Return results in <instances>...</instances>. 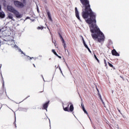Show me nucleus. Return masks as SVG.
<instances>
[{"label": "nucleus", "mask_w": 129, "mask_h": 129, "mask_svg": "<svg viewBox=\"0 0 129 129\" xmlns=\"http://www.w3.org/2000/svg\"><path fill=\"white\" fill-rule=\"evenodd\" d=\"M83 9L82 17H96V14L92 11L90 8L89 0H80Z\"/></svg>", "instance_id": "f257e3e1"}, {"label": "nucleus", "mask_w": 129, "mask_h": 129, "mask_svg": "<svg viewBox=\"0 0 129 129\" xmlns=\"http://www.w3.org/2000/svg\"><path fill=\"white\" fill-rule=\"evenodd\" d=\"M7 10L9 11V12H10V13H12L15 15V16L19 19H21L22 18V15L20 14V13L18 12V11L16 10L13 6H7Z\"/></svg>", "instance_id": "f03ea898"}, {"label": "nucleus", "mask_w": 129, "mask_h": 129, "mask_svg": "<svg viewBox=\"0 0 129 129\" xmlns=\"http://www.w3.org/2000/svg\"><path fill=\"white\" fill-rule=\"evenodd\" d=\"M0 34H2V36L4 37H9L11 36V31L8 29L7 27L4 26L1 29Z\"/></svg>", "instance_id": "7ed1b4c3"}, {"label": "nucleus", "mask_w": 129, "mask_h": 129, "mask_svg": "<svg viewBox=\"0 0 129 129\" xmlns=\"http://www.w3.org/2000/svg\"><path fill=\"white\" fill-rule=\"evenodd\" d=\"M14 4L17 8H21L22 9L24 8V7H25L24 4H23L22 2L20 1H14Z\"/></svg>", "instance_id": "20e7f679"}, {"label": "nucleus", "mask_w": 129, "mask_h": 129, "mask_svg": "<svg viewBox=\"0 0 129 129\" xmlns=\"http://www.w3.org/2000/svg\"><path fill=\"white\" fill-rule=\"evenodd\" d=\"M49 103H50V101H48L43 104L42 109H45L46 111H48L47 109L48 108V106H49Z\"/></svg>", "instance_id": "39448f33"}, {"label": "nucleus", "mask_w": 129, "mask_h": 129, "mask_svg": "<svg viewBox=\"0 0 129 129\" xmlns=\"http://www.w3.org/2000/svg\"><path fill=\"white\" fill-rule=\"evenodd\" d=\"M76 17L78 20H79L80 22H81V19H80V17L79 16V12H78V10L77 9V7L75 8Z\"/></svg>", "instance_id": "423d86ee"}, {"label": "nucleus", "mask_w": 129, "mask_h": 129, "mask_svg": "<svg viewBox=\"0 0 129 129\" xmlns=\"http://www.w3.org/2000/svg\"><path fill=\"white\" fill-rule=\"evenodd\" d=\"M111 53L113 56H116L117 57L119 56V53H118L117 51H116V50L114 49L111 50Z\"/></svg>", "instance_id": "0eeeda50"}, {"label": "nucleus", "mask_w": 129, "mask_h": 129, "mask_svg": "<svg viewBox=\"0 0 129 129\" xmlns=\"http://www.w3.org/2000/svg\"><path fill=\"white\" fill-rule=\"evenodd\" d=\"M7 19H9L10 20H12V21H15V19H14V17H13V14L12 13H9L8 14Z\"/></svg>", "instance_id": "6e6552de"}, {"label": "nucleus", "mask_w": 129, "mask_h": 129, "mask_svg": "<svg viewBox=\"0 0 129 129\" xmlns=\"http://www.w3.org/2000/svg\"><path fill=\"white\" fill-rule=\"evenodd\" d=\"M59 36H60V38L61 39L62 41V43L63 44V46L64 50L66 51V43H65V41L64 40V38H63L61 35H60Z\"/></svg>", "instance_id": "1a4fd4ad"}, {"label": "nucleus", "mask_w": 129, "mask_h": 129, "mask_svg": "<svg viewBox=\"0 0 129 129\" xmlns=\"http://www.w3.org/2000/svg\"><path fill=\"white\" fill-rule=\"evenodd\" d=\"M46 13H47V16L48 17L49 21L52 22V17H51V14L50 13V12H49V10H46Z\"/></svg>", "instance_id": "9d476101"}, {"label": "nucleus", "mask_w": 129, "mask_h": 129, "mask_svg": "<svg viewBox=\"0 0 129 129\" xmlns=\"http://www.w3.org/2000/svg\"><path fill=\"white\" fill-rule=\"evenodd\" d=\"M70 104H71V105L70 106V110H69V111H71V112H72V111H73V110H74V107L73 106L72 103L70 102Z\"/></svg>", "instance_id": "9b49d317"}, {"label": "nucleus", "mask_w": 129, "mask_h": 129, "mask_svg": "<svg viewBox=\"0 0 129 129\" xmlns=\"http://www.w3.org/2000/svg\"><path fill=\"white\" fill-rule=\"evenodd\" d=\"M6 17V15L5 14V12H0V18L2 19H4Z\"/></svg>", "instance_id": "f8f14e48"}, {"label": "nucleus", "mask_w": 129, "mask_h": 129, "mask_svg": "<svg viewBox=\"0 0 129 129\" xmlns=\"http://www.w3.org/2000/svg\"><path fill=\"white\" fill-rule=\"evenodd\" d=\"M19 110H20V111H25L26 112L27 111L28 108H19Z\"/></svg>", "instance_id": "ddd939ff"}, {"label": "nucleus", "mask_w": 129, "mask_h": 129, "mask_svg": "<svg viewBox=\"0 0 129 129\" xmlns=\"http://www.w3.org/2000/svg\"><path fill=\"white\" fill-rule=\"evenodd\" d=\"M44 26H38L37 29V30H43L44 29Z\"/></svg>", "instance_id": "4468645a"}, {"label": "nucleus", "mask_w": 129, "mask_h": 129, "mask_svg": "<svg viewBox=\"0 0 129 129\" xmlns=\"http://www.w3.org/2000/svg\"><path fill=\"white\" fill-rule=\"evenodd\" d=\"M83 44H84L85 48H86V49H88L89 48L88 46H87V44L85 43V41H84V40H83Z\"/></svg>", "instance_id": "2eb2a0df"}, {"label": "nucleus", "mask_w": 129, "mask_h": 129, "mask_svg": "<svg viewBox=\"0 0 129 129\" xmlns=\"http://www.w3.org/2000/svg\"><path fill=\"white\" fill-rule=\"evenodd\" d=\"M52 52L53 53V54H54V55H55V56H58V54H57V52H56L55 49H52Z\"/></svg>", "instance_id": "dca6fc26"}, {"label": "nucleus", "mask_w": 129, "mask_h": 129, "mask_svg": "<svg viewBox=\"0 0 129 129\" xmlns=\"http://www.w3.org/2000/svg\"><path fill=\"white\" fill-rule=\"evenodd\" d=\"M94 58L96 59V60L97 61L98 63H100L99 59L97 58L96 56V55L94 54Z\"/></svg>", "instance_id": "f3484780"}, {"label": "nucleus", "mask_w": 129, "mask_h": 129, "mask_svg": "<svg viewBox=\"0 0 129 129\" xmlns=\"http://www.w3.org/2000/svg\"><path fill=\"white\" fill-rule=\"evenodd\" d=\"M82 109H83V110L84 112V113H86V114H88V113H87V111L85 109V107L82 108Z\"/></svg>", "instance_id": "a211bd4d"}, {"label": "nucleus", "mask_w": 129, "mask_h": 129, "mask_svg": "<svg viewBox=\"0 0 129 129\" xmlns=\"http://www.w3.org/2000/svg\"><path fill=\"white\" fill-rule=\"evenodd\" d=\"M104 63L105 64V67H107V63H106V60L105 59H104Z\"/></svg>", "instance_id": "6ab92c4d"}, {"label": "nucleus", "mask_w": 129, "mask_h": 129, "mask_svg": "<svg viewBox=\"0 0 129 129\" xmlns=\"http://www.w3.org/2000/svg\"><path fill=\"white\" fill-rule=\"evenodd\" d=\"M108 64L109 66V67H111V68H113V65H112L111 63H110L109 62H108Z\"/></svg>", "instance_id": "aec40b11"}, {"label": "nucleus", "mask_w": 129, "mask_h": 129, "mask_svg": "<svg viewBox=\"0 0 129 129\" xmlns=\"http://www.w3.org/2000/svg\"><path fill=\"white\" fill-rule=\"evenodd\" d=\"M98 95H99V97L101 101H102V98L101 97V95H100V93H98Z\"/></svg>", "instance_id": "412c9836"}, {"label": "nucleus", "mask_w": 129, "mask_h": 129, "mask_svg": "<svg viewBox=\"0 0 129 129\" xmlns=\"http://www.w3.org/2000/svg\"><path fill=\"white\" fill-rule=\"evenodd\" d=\"M64 111H68L69 112V110H68V107H66V108H63Z\"/></svg>", "instance_id": "4be33fe9"}, {"label": "nucleus", "mask_w": 129, "mask_h": 129, "mask_svg": "<svg viewBox=\"0 0 129 129\" xmlns=\"http://www.w3.org/2000/svg\"><path fill=\"white\" fill-rule=\"evenodd\" d=\"M27 59H28V60H32V59H34V57H30V56H27Z\"/></svg>", "instance_id": "5701e85b"}, {"label": "nucleus", "mask_w": 129, "mask_h": 129, "mask_svg": "<svg viewBox=\"0 0 129 129\" xmlns=\"http://www.w3.org/2000/svg\"><path fill=\"white\" fill-rule=\"evenodd\" d=\"M81 106H82V108H83V107H84V105L83 104V102L81 103Z\"/></svg>", "instance_id": "b1692460"}, {"label": "nucleus", "mask_w": 129, "mask_h": 129, "mask_svg": "<svg viewBox=\"0 0 129 129\" xmlns=\"http://www.w3.org/2000/svg\"><path fill=\"white\" fill-rule=\"evenodd\" d=\"M87 49V50H88V51H89V52H90V53H91V51L90 50V49H89V47Z\"/></svg>", "instance_id": "393cba45"}, {"label": "nucleus", "mask_w": 129, "mask_h": 129, "mask_svg": "<svg viewBox=\"0 0 129 129\" xmlns=\"http://www.w3.org/2000/svg\"><path fill=\"white\" fill-rule=\"evenodd\" d=\"M57 57H58V58H59V59H61V57L59 56L58 54L57 55H56Z\"/></svg>", "instance_id": "a878e982"}, {"label": "nucleus", "mask_w": 129, "mask_h": 129, "mask_svg": "<svg viewBox=\"0 0 129 129\" xmlns=\"http://www.w3.org/2000/svg\"><path fill=\"white\" fill-rule=\"evenodd\" d=\"M120 77L122 78V80L124 81V78H123V77H121V76H120Z\"/></svg>", "instance_id": "bb28decb"}, {"label": "nucleus", "mask_w": 129, "mask_h": 129, "mask_svg": "<svg viewBox=\"0 0 129 129\" xmlns=\"http://www.w3.org/2000/svg\"><path fill=\"white\" fill-rule=\"evenodd\" d=\"M118 111L119 112V113H120V114L122 115V113H121V112H120V110L118 109Z\"/></svg>", "instance_id": "cd10ccee"}, {"label": "nucleus", "mask_w": 129, "mask_h": 129, "mask_svg": "<svg viewBox=\"0 0 129 129\" xmlns=\"http://www.w3.org/2000/svg\"><path fill=\"white\" fill-rule=\"evenodd\" d=\"M16 122H17V121H16V117H15V121H14V124H16Z\"/></svg>", "instance_id": "c85d7f7f"}, {"label": "nucleus", "mask_w": 129, "mask_h": 129, "mask_svg": "<svg viewBox=\"0 0 129 129\" xmlns=\"http://www.w3.org/2000/svg\"><path fill=\"white\" fill-rule=\"evenodd\" d=\"M28 19H30V17H26V20H28Z\"/></svg>", "instance_id": "c756f323"}, {"label": "nucleus", "mask_w": 129, "mask_h": 129, "mask_svg": "<svg viewBox=\"0 0 129 129\" xmlns=\"http://www.w3.org/2000/svg\"><path fill=\"white\" fill-rule=\"evenodd\" d=\"M97 91L98 92V93H99V90H98V88H97Z\"/></svg>", "instance_id": "7c9ffc66"}, {"label": "nucleus", "mask_w": 129, "mask_h": 129, "mask_svg": "<svg viewBox=\"0 0 129 129\" xmlns=\"http://www.w3.org/2000/svg\"><path fill=\"white\" fill-rule=\"evenodd\" d=\"M0 11H2V6L0 5Z\"/></svg>", "instance_id": "2f4dec72"}, {"label": "nucleus", "mask_w": 129, "mask_h": 129, "mask_svg": "<svg viewBox=\"0 0 129 129\" xmlns=\"http://www.w3.org/2000/svg\"><path fill=\"white\" fill-rule=\"evenodd\" d=\"M3 86L4 87V86H5V83H4V82H3Z\"/></svg>", "instance_id": "473e14b6"}, {"label": "nucleus", "mask_w": 129, "mask_h": 129, "mask_svg": "<svg viewBox=\"0 0 129 129\" xmlns=\"http://www.w3.org/2000/svg\"><path fill=\"white\" fill-rule=\"evenodd\" d=\"M79 96H80V97L81 100H82V98H81V96H80V94H79Z\"/></svg>", "instance_id": "72a5a7b5"}, {"label": "nucleus", "mask_w": 129, "mask_h": 129, "mask_svg": "<svg viewBox=\"0 0 129 129\" xmlns=\"http://www.w3.org/2000/svg\"><path fill=\"white\" fill-rule=\"evenodd\" d=\"M102 101L103 104H104V102H103V100H102V101Z\"/></svg>", "instance_id": "f704fd0d"}, {"label": "nucleus", "mask_w": 129, "mask_h": 129, "mask_svg": "<svg viewBox=\"0 0 129 129\" xmlns=\"http://www.w3.org/2000/svg\"><path fill=\"white\" fill-rule=\"evenodd\" d=\"M93 127L94 128V129H95L96 128V127H95V126H93Z\"/></svg>", "instance_id": "c9c22d12"}, {"label": "nucleus", "mask_w": 129, "mask_h": 129, "mask_svg": "<svg viewBox=\"0 0 129 129\" xmlns=\"http://www.w3.org/2000/svg\"><path fill=\"white\" fill-rule=\"evenodd\" d=\"M23 3H26V0H23Z\"/></svg>", "instance_id": "e433bc0d"}, {"label": "nucleus", "mask_w": 129, "mask_h": 129, "mask_svg": "<svg viewBox=\"0 0 129 129\" xmlns=\"http://www.w3.org/2000/svg\"><path fill=\"white\" fill-rule=\"evenodd\" d=\"M33 65L34 67H36V66H35V64H33Z\"/></svg>", "instance_id": "4c0bfd02"}, {"label": "nucleus", "mask_w": 129, "mask_h": 129, "mask_svg": "<svg viewBox=\"0 0 129 129\" xmlns=\"http://www.w3.org/2000/svg\"><path fill=\"white\" fill-rule=\"evenodd\" d=\"M2 68V64H0V69Z\"/></svg>", "instance_id": "58836bf2"}, {"label": "nucleus", "mask_w": 129, "mask_h": 129, "mask_svg": "<svg viewBox=\"0 0 129 129\" xmlns=\"http://www.w3.org/2000/svg\"><path fill=\"white\" fill-rule=\"evenodd\" d=\"M15 127H17V124H15Z\"/></svg>", "instance_id": "ea45409f"}, {"label": "nucleus", "mask_w": 129, "mask_h": 129, "mask_svg": "<svg viewBox=\"0 0 129 129\" xmlns=\"http://www.w3.org/2000/svg\"><path fill=\"white\" fill-rule=\"evenodd\" d=\"M22 54H24V52L23 51L21 52Z\"/></svg>", "instance_id": "a19ab883"}, {"label": "nucleus", "mask_w": 129, "mask_h": 129, "mask_svg": "<svg viewBox=\"0 0 129 129\" xmlns=\"http://www.w3.org/2000/svg\"><path fill=\"white\" fill-rule=\"evenodd\" d=\"M10 99V100H12V101H13V100H12V99Z\"/></svg>", "instance_id": "79ce46f5"}, {"label": "nucleus", "mask_w": 129, "mask_h": 129, "mask_svg": "<svg viewBox=\"0 0 129 129\" xmlns=\"http://www.w3.org/2000/svg\"><path fill=\"white\" fill-rule=\"evenodd\" d=\"M47 28L48 29V30H50V29H49V27H47Z\"/></svg>", "instance_id": "37998d69"}, {"label": "nucleus", "mask_w": 129, "mask_h": 129, "mask_svg": "<svg viewBox=\"0 0 129 129\" xmlns=\"http://www.w3.org/2000/svg\"><path fill=\"white\" fill-rule=\"evenodd\" d=\"M28 97H27L25 99H27L28 98Z\"/></svg>", "instance_id": "c03bdc74"}, {"label": "nucleus", "mask_w": 129, "mask_h": 129, "mask_svg": "<svg viewBox=\"0 0 129 129\" xmlns=\"http://www.w3.org/2000/svg\"><path fill=\"white\" fill-rule=\"evenodd\" d=\"M123 117H124V115H122Z\"/></svg>", "instance_id": "a18cd8bd"}, {"label": "nucleus", "mask_w": 129, "mask_h": 129, "mask_svg": "<svg viewBox=\"0 0 129 129\" xmlns=\"http://www.w3.org/2000/svg\"><path fill=\"white\" fill-rule=\"evenodd\" d=\"M49 123H50V119H49Z\"/></svg>", "instance_id": "49530a36"}, {"label": "nucleus", "mask_w": 129, "mask_h": 129, "mask_svg": "<svg viewBox=\"0 0 129 129\" xmlns=\"http://www.w3.org/2000/svg\"><path fill=\"white\" fill-rule=\"evenodd\" d=\"M1 75L2 76H3L2 75V73H1Z\"/></svg>", "instance_id": "de8ad7c7"}, {"label": "nucleus", "mask_w": 129, "mask_h": 129, "mask_svg": "<svg viewBox=\"0 0 129 129\" xmlns=\"http://www.w3.org/2000/svg\"><path fill=\"white\" fill-rule=\"evenodd\" d=\"M8 98L10 99V98L8 97Z\"/></svg>", "instance_id": "09e8293b"}]
</instances>
